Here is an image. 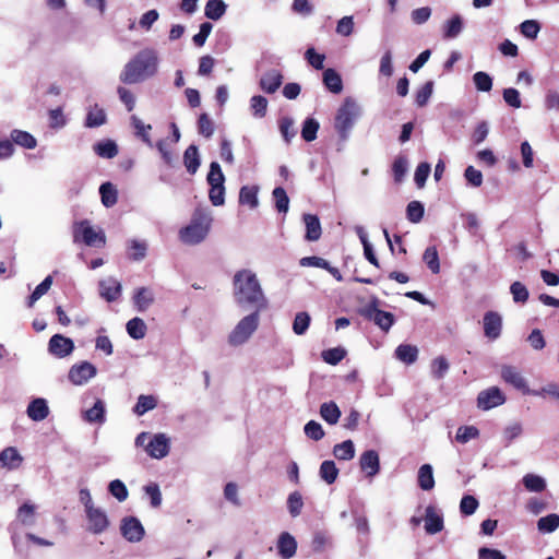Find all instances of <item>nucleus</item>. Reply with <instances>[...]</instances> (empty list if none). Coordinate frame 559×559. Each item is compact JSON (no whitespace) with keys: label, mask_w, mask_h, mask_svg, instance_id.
Wrapping results in <instances>:
<instances>
[{"label":"nucleus","mask_w":559,"mask_h":559,"mask_svg":"<svg viewBox=\"0 0 559 559\" xmlns=\"http://www.w3.org/2000/svg\"><path fill=\"white\" fill-rule=\"evenodd\" d=\"M108 490L119 501H124L129 495L126 485L120 479L111 480Z\"/></svg>","instance_id":"774afa93"},{"label":"nucleus","mask_w":559,"mask_h":559,"mask_svg":"<svg viewBox=\"0 0 559 559\" xmlns=\"http://www.w3.org/2000/svg\"><path fill=\"white\" fill-rule=\"evenodd\" d=\"M86 519L88 522L87 530L93 534H102L109 526V520L105 511L100 508H91L85 511Z\"/></svg>","instance_id":"9d476101"},{"label":"nucleus","mask_w":559,"mask_h":559,"mask_svg":"<svg viewBox=\"0 0 559 559\" xmlns=\"http://www.w3.org/2000/svg\"><path fill=\"white\" fill-rule=\"evenodd\" d=\"M418 486L423 490H431L435 487L433 471L430 464H424L418 469Z\"/></svg>","instance_id":"c756f323"},{"label":"nucleus","mask_w":559,"mask_h":559,"mask_svg":"<svg viewBox=\"0 0 559 559\" xmlns=\"http://www.w3.org/2000/svg\"><path fill=\"white\" fill-rule=\"evenodd\" d=\"M559 527V515L550 513L537 521V528L540 533H552Z\"/></svg>","instance_id":"37998d69"},{"label":"nucleus","mask_w":559,"mask_h":559,"mask_svg":"<svg viewBox=\"0 0 559 559\" xmlns=\"http://www.w3.org/2000/svg\"><path fill=\"white\" fill-rule=\"evenodd\" d=\"M158 71V56L156 50L145 48L139 51L123 68L120 81L126 84L141 83Z\"/></svg>","instance_id":"f03ea898"},{"label":"nucleus","mask_w":559,"mask_h":559,"mask_svg":"<svg viewBox=\"0 0 559 559\" xmlns=\"http://www.w3.org/2000/svg\"><path fill=\"white\" fill-rule=\"evenodd\" d=\"M102 203L105 207H111L117 202V190L110 182H105L99 187Z\"/></svg>","instance_id":"79ce46f5"},{"label":"nucleus","mask_w":559,"mask_h":559,"mask_svg":"<svg viewBox=\"0 0 559 559\" xmlns=\"http://www.w3.org/2000/svg\"><path fill=\"white\" fill-rule=\"evenodd\" d=\"M258 191L259 188L257 186L242 187L239 192L240 204L250 209L257 207L259 205Z\"/></svg>","instance_id":"a878e982"},{"label":"nucleus","mask_w":559,"mask_h":559,"mask_svg":"<svg viewBox=\"0 0 559 559\" xmlns=\"http://www.w3.org/2000/svg\"><path fill=\"white\" fill-rule=\"evenodd\" d=\"M479 436V430L475 426H461L457 428L455 439L460 443H466L471 439Z\"/></svg>","instance_id":"bf43d9fd"},{"label":"nucleus","mask_w":559,"mask_h":559,"mask_svg":"<svg viewBox=\"0 0 559 559\" xmlns=\"http://www.w3.org/2000/svg\"><path fill=\"white\" fill-rule=\"evenodd\" d=\"M506 402V396L497 386H491L487 390L479 392L477 396V406L483 411L502 405Z\"/></svg>","instance_id":"6e6552de"},{"label":"nucleus","mask_w":559,"mask_h":559,"mask_svg":"<svg viewBox=\"0 0 559 559\" xmlns=\"http://www.w3.org/2000/svg\"><path fill=\"white\" fill-rule=\"evenodd\" d=\"M433 92V82H426L417 92H416V104L419 107H424L429 102Z\"/></svg>","instance_id":"0e129e2a"},{"label":"nucleus","mask_w":559,"mask_h":559,"mask_svg":"<svg viewBox=\"0 0 559 559\" xmlns=\"http://www.w3.org/2000/svg\"><path fill=\"white\" fill-rule=\"evenodd\" d=\"M10 138L13 145L16 144L27 150H33L37 146L36 139L31 133L23 130H12Z\"/></svg>","instance_id":"5701e85b"},{"label":"nucleus","mask_w":559,"mask_h":559,"mask_svg":"<svg viewBox=\"0 0 559 559\" xmlns=\"http://www.w3.org/2000/svg\"><path fill=\"white\" fill-rule=\"evenodd\" d=\"M283 81V76L280 71L273 69L262 74L260 79V87L267 94L275 93Z\"/></svg>","instance_id":"aec40b11"},{"label":"nucleus","mask_w":559,"mask_h":559,"mask_svg":"<svg viewBox=\"0 0 559 559\" xmlns=\"http://www.w3.org/2000/svg\"><path fill=\"white\" fill-rule=\"evenodd\" d=\"M131 124L135 130V135L139 136L143 142L147 145L152 146V140L150 136V131L152 130L151 124H145L138 116H131Z\"/></svg>","instance_id":"f704fd0d"},{"label":"nucleus","mask_w":559,"mask_h":559,"mask_svg":"<svg viewBox=\"0 0 559 559\" xmlns=\"http://www.w3.org/2000/svg\"><path fill=\"white\" fill-rule=\"evenodd\" d=\"M333 455L340 461H349L355 456V445L352 440H345L333 448Z\"/></svg>","instance_id":"2f4dec72"},{"label":"nucleus","mask_w":559,"mask_h":559,"mask_svg":"<svg viewBox=\"0 0 559 559\" xmlns=\"http://www.w3.org/2000/svg\"><path fill=\"white\" fill-rule=\"evenodd\" d=\"M52 284V277L48 275L40 284H38L33 293L28 297L27 306L31 308L34 306V304L43 296L45 295L50 286Z\"/></svg>","instance_id":"8fccbe9b"},{"label":"nucleus","mask_w":559,"mask_h":559,"mask_svg":"<svg viewBox=\"0 0 559 559\" xmlns=\"http://www.w3.org/2000/svg\"><path fill=\"white\" fill-rule=\"evenodd\" d=\"M120 531L122 536L131 543L140 542L144 536L143 525L134 516L123 518L121 521Z\"/></svg>","instance_id":"9b49d317"},{"label":"nucleus","mask_w":559,"mask_h":559,"mask_svg":"<svg viewBox=\"0 0 559 559\" xmlns=\"http://www.w3.org/2000/svg\"><path fill=\"white\" fill-rule=\"evenodd\" d=\"M95 366L88 361H82L81 364L73 365L70 368L68 378L74 385H82L95 377Z\"/></svg>","instance_id":"1a4fd4ad"},{"label":"nucleus","mask_w":559,"mask_h":559,"mask_svg":"<svg viewBox=\"0 0 559 559\" xmlns=\"http://www.w3.org/2000/svg\"><path fill=\"white\" fill-rule=\"evenodd\" d=\"M147 246L145 242L138 240H130L128 246V257L133 261H141L146 255Z\"/></svg>","instance_id":"49530a36"},{"label":"nucleus","mask_w":559,"mask_h":559,"mask_svg":"<svg viewBox=\"0 0 559 559\" xmlns=\"http://www.w3.org/2000/svg\"><path fill=\"white\" fill-rule=\"evenodd\" d=\"M310 316L302 311V312H298L295 317V320H294V323H293V331L297 334V335H302L305 334V332L308 330L309 325H310Z\"/></svg>","instance_id":"680f3d73"},{"label":"nucleus","mask_w":559,"mask_h":559,"mask_svg":"<svg viewBox=\"0 0 559 559\" xmlns=\"http://www.w3.org/2000/svg\"><path fill=\"white\" fill-rule=\"evenodd\" d=\"M227 10V4L223 0H209L204 8V15L213 21L219 20Z\"/></svg>","instance_id":"bb28decb"},{"label":"nucleus","mask_w":559,"mask_h":559,"mask_svg":"<svg viewBox=\"0 0 559 559\" xmlns=\"http://www.w3.org/2000/svg\"><path fill=\"white\" fill-rule=\"evenodd\" d=\"M473 82L475 87L479 92H489L492 88V79L491 76L483 71H478L473 75Z\"/></svg>","instance_id":"5fc2aeb1"},{"label":"nucleus","mask_w":559,"mask_h":559,"mask_svg":"<svg viewBox=\"0 0 559 559\" xmlns=\"http://www.w3.org/2000/svg\"><path fill=\"white\" fill-rule=\"evenodd\" d=\"M287 507L289 514L293 518H296L301 513L304 501L299 491H294L288 496Z\"/></svg>","instance_id":"6e6d98bb"},{"label":"nucleus","mask_w":559,"mask_h":559,"mask_svg":"<svg viewBox=\"0 0 559 559\" xmlns=\"http://www.w3.org/2000/svg\"><path fill=\"white\" fill-rule=\"evenodd\" d=\"M302 221L306 226L305 238L308 241H317L322 235V228L320 219L317 215L306 213L304 214Z\"/></svg>","instance_id":"6ab92c4d"},{"label":"nucleus","mask_w":559,"mask_h":559,"mask_svg":"<svg viewBox=\"0 0 559 559\" xmlns=\"http://www.w3.org/2000/svg\"><path fill=\"white\" fill-rule=\"evenodd\" d=\"M346 355V350L342 347L329 348L322 352L323 360L332 366L337 365Z\"/></svg>","instance_id":"13d9d810"},{"label":"nucleus","mask_w":559,"mask_h":559,"mask_svg":"<svg viewBox=\"0 0 559 559\" xmlns=\"http://www.w3.org/2000/svg\"><path fill=\"white\" fill-rule=\"evenodd\" d=\"M449 368H450V365H449L448 360L445 359V357L439 356V357L435 358L431 364V373H432L433 378L440 380L445 376Z\"/></svg>","instance_id":"052dcab7"},{"label":"nucleus","mask_w":559,"mask_h":559,"mask_svg":"<svg viewBox=\"0 0 559 559\" xmlns=\"http://www.w3.org/2000/svg\"><path fill=\"white\" fill-rule=\"evenodd\" d=\"M396 358L407 365L417 360L418 349L416 346L409 344H401L395 350Z\"/></svg>","instance_id":"72a5a7b5"},{"label":"nucleus","mask_w":559,"mask_h":559,"mask_svg":"<svg viewBox=\"0 0 559 559\" xmlns=\"http://www.w3.org/2000/svg\"><path fill=\"white\" fill-rule=\"evenodd\" d=\"M365 319L373 321L382 331L388 332L395 322L394 314L379 309V299L372 298L370 302L359 310Z\"/></svg>","instance_id":"423d86ee"},{"label":"nucleus","mask_w":559,"mask_h":559,"mask_svg":"<svg viewBox=\"0 0 559 559\" xmlns=\"http://www.w3.org/2000/svg\"><path fill=\"white\" fill-rule=\"evenodd\" d=\"M95 153L103 158H114L118 154V146L111 140L100 141L94 145Z\"/></svg>","instance_id":"ea45409f"},{"label":"nucleus","mask_w":559,"mask_h":559,"mask_svg":"<svg viewBox=\"0 0 559 559\" xmlns=\"http://www.w3.org/2000/svg\"><path fill=\"white\" fill-rule=\"evenodd\" d=\"M145 451L154 459H163L169 452V440L163 433L155 435L146 443Z\"/></svg>","instance_id":"dca6fc26"},{"label":"nucleus","mask_w":559,"mask_h":559,"mask_svg":"<svg viewBox=\"0 0 559 559\" xmlns=\"http://www.w3.org/2000/svg\"><path fill=\"white\" fill-rule=\"evenodd\" d=\"M224 175L217 162H212L207 174V182L210 186H224Z\"/></svg>","instance_id":"338daca9"},{"label":"nucleus","mask_w":559,"mask_h":559,"mask_svg":"<svg viewBox=\"0 0 559 559\" xmlns=\"http://www.w3.org/2000/svg\"><path fill=\"white\" fill-rule=\"evenodd\" d=\"M277 550L283 559L294 557L297 550L296 539L289 533L283 532L277 540Z\"/></svg>","instance_id":"412c9836"},{"label":"nucleus","mask_w":559,"mask_h":559,"mask_svg":"<svg viewBox=\"0 0 559 559\" xmlns=\"http://www.w3.org/2000/svg\"><path fill=\"white\" fill-rule=\"evenodd\" d=\"M84 419L88 423H103L105 419V406L103 401L97 400L95 404L84 412Z\"/></svg>","instance_id":"a19ab883"},{"label":"nucleus","mask_w":559,"mask_h":559,"mask_svg":"<svg viewBox=\"0 0 559 559\" xmlns=\"http://www.w3.org/2000/svg\"><path fill=\"white\" fill-rule=\"evenodd\" d=\"M267 104V99L264 96H252L250 99L252 115L258 118H263L266 115Z\"/></svg>","instance_id":"3c124183"},{"label":"nucleus","mask_w":559,"mask_h":559,"mask_svg":"<svg viewBox=\"0 0 559 559\" xmlns=\"http://www.w3.org/2000/svg\"><path fill=\"white\" fill-rule=\"evenodd\" d=\"M22 462V456L13 447H8L0 452V463L10 469L16 468Z\"/></svg>","instance_id":"393cba45"},{"label":"nucleus","mask_w":559,"mask_h":559,"mask_svg":"<svg viewBox=\"0 0 559 559\" xmlns=\"http://www.w3.org/2000/svg\"><path fill=\"white\" fill-rule=\"evenodd\" d=\"M463 31V20L460 15H454L443 25V37L445 39L456 38Z\"/></svg>","instance_id":"7c9ffc66"},{"label":"nucleus","mask_w":559,"mask_h":559,"mask_svg":"<svg viewBox=\"0 0 559 559\" xmlns=\"http://www.w3.org/2000/svg\"><path fill=\"white\" fill-rule=\"evenodd\" d=\"M510 292H511V294L513 296V300L515 302L524 304L528 300V297H530L528 290H527L526 286L519 281L513 282L511 284Z\"/></svg>","instance_id":"e2e57ef3"},{"label":"nucleus","mask_w":559,"mask_h":559,"mask_svg":"<svg viewBox=\"0 0 559 559\" xmlns=\"http://www.w3.org/2000/svg\"><path fill=\"white\" fill-rule=\"evenodd\" d=\"M127 332L133 340H141L146 334V324L141 318H133L127 323Z\"/></svg>","instance_id":"4c0bfd02"},{"label":"nucleus","mask_w":559,"mask_h":559,"mask_svg":"<svg viewBox=\"0 0 559 559\" xmlns=\"http://www.w3.org/2000/svg\"><path fill=\"white\" fill-rule=\"evenodd\" d=\"M521 34L528 39H536L540 24L536 20H526L520 24Z\"/></svg>","instance_id":"864d4df0"},{"label":"nucleus","mask_w":559,"mask_h":559,"mask_svg":"<svg viewBox=\"0 0 559 559\" xmlns=\"http://www.w3.org/2000/svg\"><path fill=\"white\" fill-rule=\"evenodd\" d=\"M361 116V107L353 97H345L337 109L334 127L342 139H347L357 119Z\"/></svg>","instance_id":"20e7f679"},{"label":"nucleus","mask_w":559,"mask_h":559,"mask_svg":"<svg viewBox=\"0 0 559 559\" xmlns=\"http://www.w3.org/2000/svg\"><path fill=\"white\" fill-rule=\"evenodd\" d=\"M484 334L489 340L500 336L502 330V318L497 311H487L484 314Z\"/></svg>","instance_id":"4468645a"},{"label":"nucleus","mask_w":559,"mask_h":559,"mask_svg":"<svg viewBox=\"0 0 559 559\" xmlns=\"http://www.w3.org/2000/svg\"><path fill=\"white\" fill-rule=\"evenodd\" d=\"M156 407V399L153 395H140L133 412L138 416L144 415L146 412Z\"/></svg>","instance_id":"de8ad7c7"},{"label":"nucleus","mask_w":559,"mask_h":559,"mask_svg":"<svg viewBox=\"0 0 559 559\" xmlns=\"http://www.w3.org/2000/svg\"><path fill=\"white\" fill-rule=\"evenodd\" d=\"M319 122L313 118H307L304 121L301 136L305 141L311 142L316 140L319 130Z\"/></svg>","instance_id":"603ef678"},{"label":"nucleus","mask_w":559,"mask_h":559,"mask_svg":"<svg viewBox=\"0 0 559 559\" xmlns=\"http://www.w3.org/2000/svg\"><path fill=\"white\" fill-rule=\"evenodd\" d=\"M27 416L34 421H41L49 415V408L46 400L35 399L27 406Z\"/></svg>","instance_id":"4be33fe9"},{"label":"nucleus","mask_w":559,"mask_h":559,"mask_svg":"<svg viewBox=\"0 0 559 559\" xmlns=\"http://www.w3.org/2000/svg\"><path fill=\"white\" fill-rule=\"evenodd\" d=\"M183 164L187 168V171L190 174H195L200 167V156L199 151L195 145H190L187 147L183 154Z\"/></svg>","instance_id":"c85d7f7f"},{"label":"nucleus","mask_w":559,"mask_h":559,"mask_svg":"<svg viewBox=\"0 0 559 559\" xmlns=\"http://www.w3.org/2000/svg\"><path fill=\"white\" fill-rule=\"evenodd\" d=\"M320 415L328 424L335 425L341 417V411L334 402L323 403L320 407Z\"/></svg>","instance_id":"e433bc0d"},{"label":"nucleus","mask_w":559,"mask_h":559,"mask_svg":"<svg viewBox=\"0 0 559 559\" xmlns=\"http://www.w3.org/2000/svg\"><path fill=\"white\" fill-rule=\"evenodd\" d=\"M392 169H393L394 180L396 182H401L404 179V177L408 170L407 158L404 156H399L394 160Z\"/></svg>","instance_id":"69168bd1"},{"label":"nucleus","mask_w":559,"mask_h":559,"mask_svg":"<svg viewBox=\"0 0 559 559\" xmlns=\"http://www.w3.org/2000/svg\"><path fill=\"white\" fill-rule=\"evenodd\" d=\"M479 506L478 500L472 495H465L460 502V512L465 515H472L476 512Z\"/></svg>","instance_id":"4d7b16f0"},{"label":"nucleus","mask_w":559,"mask_h":559,"mask_svg":"<svg viewBox=\"0 0 559 559\" xmlns=\"http://www.w3.org/2000/svg\"><path fill=\"white\" fill-rule=\"evenodd\" d=\"M523 484L525 488L532 492H542L546 488L545 479L535 474H526L523 477Z\"/></svg>","instance_id":"a18cd8bd"},{"label":"nucleus","mask_w":559,"mask_h":559,"mask_svg":"<svg viewBox=\"0 0 559 559\" xmlns=\"http://www.w3.org/2000/svg\"><path fill=\"white\" fill-rule=\"evenodd\" d=\"M98 287L100 297L108 302L116 301L121 296V283L114 277L99 281Z\"/></svg>","instance_id":"2eb2a0df"},{"label":"nucleus","mask_w":559,"mask_h":559,"mask_svg":"<svg viewBox=\"0 0 559 559\" xmlns=\"http://www.w3.org/2000/svg\"><path fill=\"white\" fill-rule=\"evenodd\" d=\"M359 466L368 477H373L380 471L379 454L374 450L365 451L359 459Z\"/></svg>","instance_id":"f3484780"},{"label":"nucleus","mask_w":559,"mask_h":559,"mask_svg":"<svg viewBox=\"0 0 559 559\" xmlns=\"http://www.w3.org/2000/svg\"><path fill=\"white\" fill-rule=\"evenodd\" d=\"M319 474L328 485H332L338 476V468L334 461L326 460L321 463Z\"/></svg>","instance_id":"c9c22d12"},{"label":"nucleus","mask_w":559,"mask_h":559,"mask_svg":"<svg viewBox=\"0 0 559 559\" xmlns=\"http://www.w3.org/2000/svg\"><path fill=\"white\" fill-rule=\"evenodd\" d=\"M356 231H357V235L362 243L365 258L369 261V263H371L376 267H380L379 260L373 252L372 246L368 241V237H367L364 228L357 227Z\"/></svg>","instance_id":"58836bf2"},{"label":"nucleus","mask_w":559,"mask_h":559,"mask_svg":"<svg viewBox=\"0 0 559 559\" xmlns=\"http://www.w3.org/2000/svg\"><path fill=\"white\" fill-rule=\"evenodd\" d=\"M106 122V114L103 108L95 105L92 107L87 115L84 122V126L86 128H98L103 126Z\"/></svg>","instance_id":"473e14b6"},{"label":"nucleus","mask_w":559,"mask_h":559,"mask_svg":"<svg viewBox=\"0 0 559 559\" xmlns=\"http://www.w3.org/2000/svg\"><path fill=\"white\" fill-rule=\"evenodd\" d=\"M260 312L261 311L254 310L252 313L246 316L238 322V324L228 336V342L230 345L238 346L249 340V337L258 329Z\"/></svg>","instance_id":"39448f33"},{"label":"nucleus","mask_w":559,"mask_h":559,"mask_svg":"<svg viewBox=\"0 0 559 559\" xmlns=\"http://www.w3.org/2000/svg\"><path fill=\"white\" fill-rule=\"evenodd\" d=\"M502 380L522 393L528 392V385L524 377L514 366L504 365L501 367Z\"/></svg>","instance_id":"ddd939ff"},{"label":"nucleus","mask_w":559,"mask_h":559,"mask_svg":"<svg viewBox=\"0 0 559 559\" xmlns=\"http://www.w3.org/2000/svg\"><path fill=\"white\" fill-rule=\"evenodd\" d=\"M234 297L239 306H249L254 310L263 311L267 308L260 282L251 270L242 269L235 273L233 278Z\"/></svg>","instance_id":"f257e3e1"},{"label":"nucleus","mask_w":559,"mask_h":559,"mask_svg":"<svg viewBox=\"0 0 559 559\" xmlns=\"http://www.w3.org/2000/svg\"><path fill=\"white\" fill-rule=\"evenodd\" d=\"M423 260L433 274L440 272L439 254L436 247H428L424 252Z\"/></svg>","instance_id":"09e8293b"},{"label":"nucleus","mask_w":559,"mask_h":559,"mask_svg":"<svg viewBox=\"0 0 559 559\" xmlns=\"http://www.w3.org/2000/svg\"><path fill=\"white\" fill-rule=\"evenodd\" d=\"M133 302L139 311H145L154 302V295L148 288L140 287L133 296Z\"/></svg>","instance_id":"cd10ccee"},{"label":"nucleus","mask_w":559,"mask_h":559,"mask_svg":"<svg viewBox=\"0 0 559 559\" xmlns=\"http://www.w3.org/2000/svg\"><path fill=\"white\" fill-rule=\"evenodd\" d=\"M444 527L443 516L433 506H428L425 513V531L429 535L440 533Z\"/></svg>","instance_id":"a211bd4d"},{"label":"nucleus","mask_w":559,"mask_h":559,"mask_svg":"<svg viewBox=\"0 0 559 559\" xmlns=\"http://www.w3.org/2000/svg\"><path fill=\"white\" fill-rule=\"evenodd\" d=\"M295 121L292 117H283L280 120V131L284 141L289 144L290 141L296 136L297 131L295 129Z\"/></svg>","instance_id":"c03bdc74"},{"label":"nucleus","mask_w":559,"mask_h":559,"mask_svg":"<svg viewBox=\"0 0 559 559\" xmlns=\"http://www.w3.org/2000/svg\"><path fill=\"white\" fill-rule=\"evenodd\" d=\"M323 83L333 94H340L343 91L342 78L334 69L329 68L324 70Z\"/></svg>","instance_id":"b1692460"},{"label":"nucleus","mask_w":559,"mask_h":559,"mask_svg":"<svg viewBox=\"0 0 559 559\" xmlns=\"http://www.w3.org/2000/svg\"><path fill=\"white\" fill-rule=\"evenodd\" d=\"M212 218L206 212H197L190 223L180 228L178 236L181 242L194 246L202 242L211 228Z\"/></svg>","instance_id":"7ed1b4c3"},{"label":"nucleus","mask_w":559,"mask_h":559,"mask_svg":"<svg viewBox=\"0 0 559 559\" xmlns=\"http://www.w3.org/2000/svg\"><path fill=\"white\" fill-rule=\"evenodd\" d=\"M48 350L51 355L63 358L74 350V343L71 338L66 337L62 334H55L49 340Z\"/></svg>","instance_id":"f8f14e48"},{"label":"nucleus","mask_w":559,"mask_h":559,"mask_svg":"<svg viewBox=\"0 0 559 559\" xmlns=\"http://www.w3.org/2000/svg\"><path fill=\"white\" fill-rule=\"evenodd\" d=\"M73 239L75 242L82 241L91 247H103L106 243L105 234L102 230L96 231L88 221L74 224Z\"/></svg>","instance_id":"0eeeda50"}]
</instances>
